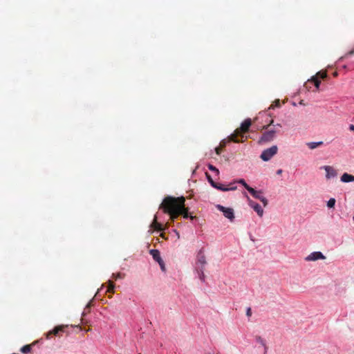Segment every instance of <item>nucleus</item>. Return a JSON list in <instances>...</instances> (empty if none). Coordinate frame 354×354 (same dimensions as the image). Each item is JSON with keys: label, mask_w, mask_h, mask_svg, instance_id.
<instances>
[{"label": "nucleus", "mask_w": 354, "mask_h": 354, "mask_svg": "<svg viewBox=\"0 0 354 354\" xmlns=\"http://www.w3.org/2000/svg\"><path fill=\"white\" fill-rule=\"evenodd\" d=\"M341 180L344 183L353 182L354 181V176L348 174L347 173H344L341 176Z\"/></svg>", "instance_id": "nucleus-13"}, {"label": "nucleus", "mask_w": 354, "mask_h": 354, "mask_svg": "<svg viewBox=\"0 0 354 354\" xmlns=\"http://www.w3.org/2000/svg\"><path fill=\"white\" fill-rule=\"evenodd\" d=\"M108 283H109V286H108V288H107L106 292H111V293H113L114 292V289H115V284L111 280H109L108 281Z\"/></svg>", "instance_id": "nucleus-17"}, {"label": "nucleus", "mask_w": 354, "mask_h": 354, "mask_svg": "<svg viewBox=\"0 0 354 354\" xmlns=\"http://www.w3.org/2000/svg\"><path fill=\"white\" fill-rule=\"evenodd\" d=\"M335 199L332 198H330L328 200V201L327 202V206L329 207V208H333L335 206Z\"/></svg>", "instance_id": "nucleus-21"}, {"label": "nucleus", "mask_w": 354, "mask_h": 354, "mask_svg": "<svg viewBox=\"0 0 354 354\" xmlns=\"http://www.w3.org/2000/svg\"><path fill=\"white\" fill-rule=\"evenodd\" d=\"M277 131L275 130H267L265 131L262 136L260 137V138L258 140V143L259 145H263L266 143L270 142L272 141L275 136H276Z\"/></svg>", "instance_id": "nucleus-3"}, {"label": "nucleus", "mask_w": 354, "mask_h": 354, "mask_svg": "<svg viewBox=\"0 0 354 354\" xmlns=\"http://www.w3.org/2000/svg\"><path fill=\"white\" fill-rule=\"evenodd\" d=\"M256 340L258 343L261 344L263 346H264L266 348V344L265 340L260 336L256 337Z\"/></svg>", "instance_id": "nucleus-20"}, {"label": "nucleus", "mask_w": 354, "mask_h": 354, "mask_svg": "<svg viewBox=\"0 0 354 354\" xmlns=\"http://www.w3.org/2000/svg\"><path fill=\"white\" fill-rule=\"evenodd\" d=\"M216 208L223 213V215L227 218L232 221L234 218V210L232 208L225 207L221 205H217Z\"/></svg>", "instance_id": "nucleus-5"}, {"label": "nucleus", "mask_w": 354, "mask_h": 354, "mask_svg": "<svg viewBox=\"0 0 354 354\" xmlns=\"http://www.w3.org/2000/svg\"><path fill=\"white\" fill-rule=\"evenodd\" d=\"M252 315V310H251V308H248L247 310H246V315L248 317H250Z\"/></svg>", "instance_id": "nucleus-35"}, {"label": "nucleus", "mask_w": 354, "mask_h": 354, "mask_svg": "<svg viewBox=\"0 0 354 354\" xmlns=\"http://www.w3.org/2000/svg\"><path fill=\"white\" fill-rule=\"evenodd\" d=\"M274 127H276V126H277V127H281L280 124H275V125H274Z\"/></svg>", "instance_id": "nucleus-40"}, {"label": "nucleus", "mask_w": 354, "mask_h": 354, "mask_svg": "<svg viewBox=\"0 0 354 354\" xmlns=\"http://www.w3.org/2000/svg\"><path fill=\"white\" fill-rule=\"evenodd\" d=\"M208 168H209V170H211V171H212L215 172V174H216L217 176L219 174V171H218V169L216 167H214V165H210V164H209V165H208Z\"/></svg>", "instance_id": "nucleus-22"}, {"label": "nucleus", "mask_w": 354, "mask_h": 354, "mask_svg": "<svg viewBox=\"0 0 354 354\" xmlns=\"http://www.w3.org/2000/svg\"><path fill=\"white\" fill-rule=\"evenodd\" d=\"M206 176H207V178L208 179V181L209 182V183L211 184V185L213 187V185H215L216 184V182H214L212 178H211L210 175H209L208 174L206 173Z\"/></svg>", "instance_id": "nucleus-26"}, {"label": "nucleus", "mask_w": 354, "mask_h": 354, "mask_svg": "<svg viewBox=\"0 0 354 354\" xmlns=\"http://www.w3.org/2000/svg\"><path fill=\"white\" fill-rule=\"evenodd\" d=\"M259 201L262 202L264 207H266L268 205V200L264 196H262Z\"/></svg>", "instance_id": "nucleus-28"}, {"label": "nucleus", "mask_w": 354, "mask_h": 354, "mask_svg": "<svg viewBox=\"0 0 354 354\" xmlns=\"http://www.w3.org/2000/svg\"><path fill=\"white\" fill-rule=\"evenodd\" d=\"M185 198L183 196L176 198L168 196L163 199L159 208L162 209L164 213L169 215L172 223L180 215H183L185 218H189L191 220H194L196 216L189 215V208L185 207Z\"/></svg>", "instance_id": "nucleus-1"}, {"label": "nucleus", "mask_w": 354, "mask_h": 354, "mask_svg": "<svg viewBox=\"0 0 354 354\" xmlns=\"http://www.w3.org/2000/svg\"><path fill=\"white\" fill-rule=\"evenodd\" d=\"M323 169L326 171V177L327 179H330L332 177H335L337 176L336 171L330 166H324Z\"/></svg>", "instance_id": "nucleus-10"}, {"label": "nucleus", "mask_w": 354, "mask_h": 354, "mask_svg": "<svg viewBox=\"0 0 354 354\" xmlns=\"http://www.w3.org/2000/svg\"><path fill=\"white\" fill-rule=\"evenodd\" d=\"M160 236H162V238H165L164 234L161 233Z\"/></svg>", "instance_id": "nucleus-42"}, {"label": "nucleus", "mask_w": 354, "mask_h": 354, "mask_svg": "<svg viewBox=\"0 0 354 354\" xmlns=\"http://www.w3.org/2000/svg\"><path fill=\"white\" fill-rule=\"evenodd\" d=\"M227 142H230V141L229 140H228L227 141H226L225 140H223L221 142L220 145H221L223 148H224V147H225V145H226V144H227Z\"/></svg>", "instance_id": "nucleus-34"}, {"label": "nucleus", "mask_w": 354, "mask_h": 354, "mask_svg": "<svg viewBox=\"0 0 354 354\" xmlns=\"http://www.w3.org/2000/svg\"><path fill=\"white\" fill-rule=\"evenodd\" d=\"M246 189L249 192V193L253 196H255L256 193H257V190H255L254 188L250 187V186H247L246 187Z\"/></svg>", "instance_id": "nucleus-23"}, {"label": "nucleus", "mask_w": 354, "mask_h": 354, "mask_svg": "<svg viewBox=\"0 0 354 354\" xmlns=\"http://www.w3.org/2000/svg\"><path fill=\"white\" fill-rule=\"evenodd\" d=\"M239 183H241L242 184L244 187L246 189V187L247 186H249L246 183L245 181L243 180V179H240L239 181H238Z\"/></svg>", "instance_id": "nucleus-33"}, {"label": "nucleus", "mask_w": 354, "mask_h": 354, "mask_svg": "<svg viewBox=\"0 0 354 354\" xmlns=\"http://www.w3.org/2000/svg\"><path fill=\"white\" fill-rule=\"evenodd\" d=\"M271 125H273V126L274 125V120H270V123H269V124H268L267 126H263V129H268V128L269 127H270Z\"/></svg>", "instance_id": "nucleus-32"}, {"label": "nucleus", "mask_w": 354, "mask_h": 354, "mask_svg": "<svg viewBox=\"0 0 354 354\" xmlns=\"http://www.w3.org/2000/svg\"><path fill=\"white\" fill-rule=\"evenodd\" d=\"M206 264L205 256L202 250H201L197 254L196 270H204Z\"/></svg>", "instance_id": "nucleus-6"}, {"label": "nucleus", "mask_w": 354, "mask_h": 354, "mask_svg": "<svg viewBox=\"0 0 354 354\" xmlns=\"http://www.w3.org/2000/svg\"><path fill=\"white\" fill-rule=\"evenodd\" d=\"M316 76L318 79H325L327 77V73L326 71H319L316 74Z\"/></svg>", "instance_id": "nucleus-19"}, {"label": "nucleus", "mask_w": 354, "mask_h": 354, "mask_svg": "<svg viewBox=\"0 0 354 354\" xmlns=\"http://www.w3.org/2000/svg\"><path fill=\"white\" fill-rule=\"evenodd\" d=\"M326 257L321 252H313L305 258L307 261H313L318 259H324Z\"/></svg>", "instance_id": "nucleus-8"}, {"label": "nucleus", "mask_w": 354, "mask_h": 354, "mask_svg": "<svg viewBox=\"0 0 354 354\" xmlns=\"http://www.w3.org/2000/svg\"><path fill=\"white\" fill-rule=\"evenodd\" d=\"M261 194H262L261 191H257L255 196H253V197H254L257 199L260 200V198L263 196Z\"/></svg>", "instance_id": "nucleus-27"}, {"label": "nucleus", "mask_w": 354, "mask_h": 354, "mask_svg": "<svg viewBox=\"0 0 354 354\" xmlns=\"http://www.w3.org/2000/svg\"><path fill=\"white\" fill-rule=\"evenodd\" d=\"M149 253L152 256L154 261H156V262L158 263L162 260L160 257V253L159 250L152 249V250H150Z\"/></svg>", "instance_id": "nucleus-12"}, {"label": "nucleus", "mask_w": 354, "mask_h": 354, "mask_svg": "<svg viewBox=\"0 0 354 354\" xmlns=\"http://www.w3.org/2000/svg\"><path fill=\"white\" fill-rule=\"evenodd\" d=\"M323 144H324V142L322 141H319V142H307L306 145L308 146V147L310 149H315L317 147H319L323 145Z\"/></svg>", "instance_id": "nucleus-15"}, {"label": "nucleus", "mask_w": 354, "mask_h": 354, "mask_svg": "<svg viewBox=\"0 0 354 354\" xmlns=\"http://www.w3.org/2000/svg\"><path fill=\"white\" fill-rule=\"evenodd\" d=\"M311 81L314 82L316 88L319 89L321 81L317 78V77L316 75L313 77Z\"/></svg>", "instance_id": "nucleus-18"}, {"label": "nucleus", "mask_w": 354, "mask_h": 354, "mask_svg": "<svg viewBox=\"0 0 354 354\" xmlns=\"http://www.w3.org/2000/svg\"><path fill=\"white\" fill-rule=\"evenodd\" d=\"M353 221H354V216H353Z\"/></svg>", "instance_id": "nucleus-43"}, {"label": "nucleus", "mask_w": 354, "mask_h": 354, "mask_svg": "<svg viewBox=\"0 0 354 354\" xmlns=\"http://www.w3.org/2000/svg\"><path fill=\"white\" fill-rule=\"evenodd\" d=\"M250 206L257 213L259 216H262L263 214V209L261 205L252 201H249Z\"/></svg>", "instance_id": "nucleus-9"}, {"label": "nucleus", "mask_w": 354, "mask_h": 354, "mask_svg": "<svg viewBox=\"0 0 354 354\" xmlns=\"http://www.w3.org/2000/svg\"><path fill=\"white\" fill-rule=\"evenodd\" d=\"M112 277L115 279H120L122 278V274L120 273H117V274H112Z\"/></svg>", "instance_id": "nucleus-30"}, {"label": "nucleus", "mask_w": 354, "mask_h": 354, "mask_svg": "<svg viewBox=\"0 0 354 354\" xmlns=\"http://www.w3.org/2000/svg\"><path fill=\"white\" fill-rule=\"evenodd\" d=\"M278 151V147L277 145H273L271 147L265 149L261 153L260 158L263 161L270 160Z\"/></svg>", "instance_id": "nucleus-4"}, {"label": "nucleus", "mask_w": 354, "mask_h": 354, "mask_svg": "<svg viewBox=\"0 0 354 354\" xmlns=\"http://www.w3.org/2000/svg\"><path fill=\"white\" fill-rule=\"evenodd\" d=\"M274 104H275L274 105L272 104V105L270 106V109H271V108H274V106H277V107H279V106H280V101H279V100H275Z\"/></svg>", "instance_id": "nucleus-31"}, {"label": "nucleus", "mask_w": 354, "mask_h": 354, "mask_svg": "<svg viewBox=\"0 0 354 354\" xmlns=\"http://www.w3.org/2000/svg\"><path fill=\"white\" fill-rule=\"evenodd\" d=\"M213 187L218 189V190H221V191H223V192H227V191H230V190H235L236 189V186H230V187H226L225 185H223V184H220V183H217L215 184V185H213Z\"/></svg>", "instance_id": "nucleus-11"}, {"label": "nucleus", "mask_w": 354, "mask_h": 354, "mask_svg": "<svg viewBox=\"0 0 354 354\" xmlns=\"http://www.w3.org/2000/svg\"><path fill=\"white\" fill-rule=\"evenodd\" d=\"M252 124L251 119H245L239 128L236 129L232 134L229 136V140L234 142H244L248 137L244 136V133L248 132L249 128Z\"/></svg>", "instance_id": "nucleus-2"}, {"label": "nucleus", "mask_w": 354, "mask_h": 354, "mask_svg": "<svg viewBox=\"0 0 354 354\" xmlns=\"http://www.w3.org/2000/svg\"><path fill=\"white\" fill-rule=\"evenodd\" d=\"M281 173H282V170L281 169H279L277 171V174H279V175L281 174Z\"/></svg>", "instance_id": "nucleus-38"}, {"label": "nucleus", "mask_w": 354, "mask_h": 354, "mask_svg": "<svg viewBox=\"0 0 354 354\" xmlns=\"http://www.w3.org/2000/svg\"><path fill=\"white\" fill-rule=\"evenodd\" d=\"M67 327V325H59L55 326L53 330L48 332L46 334V338L50 339L51 335L59 336L60 333H64Z\"/></svg>", "instance_id": "nucleus-7"}, {"label": "nucleus", "mask_w": 354, "mask_h": 354, "mask_svg": "<svg viewBox=\"0 0 354 354\" xmlns=\"http://www.w3.org/2000/svg\"><path fill=\"white\" fill-rule=\"evenodd\" d=\"M223 147L220 145L218 147H216L215 151L216 154L220 155L223 151Z\"/></svg>", "instance_id": "nucleus-29"}, {"label": "nucleus", "mask_w": 354, "mask_h": 354, "mask_svg": "<svg viewBox=\"0 0 354 354\" xmlns=\"http://www.w3.org/2000/svg\"><path fill=\"white\" fill-rule=\"evenodd\" d=\"M353 54H354V50H352L349 51L345 56L347 57L349 55H352Z\"/></svg>", "instance_id": "nucleus-36"}, {"label": "nucleus", "mask_w": 354, "mask_h": 354, "mask_svg": "<svg viewBox=\"0 0 354 354\" xmlns=\"http://www.w3.org/2000/svg\"><path fill=\"white\" fill-rule=\"evenodd\" d=\"M91 301H90V302L87 304L86 308H89V307L91 306Z\"/></svg>", "instance_id": "nucleus-39"}, {"label": "nucleus", "mask_w": 354, "mask_h": 354, "mask_svg": "<svg viewBox=\"0 0 354 354\" xmlns=\"http://www.w3.org/2000/svg\"><path fill=\"white\" fill-rule=\"evenodd\" d=\"M158 264L160 267V269L163 272H165L166 271V268H165V263L163 261V260L160 261V262H158Z\"/></svg>", "instance_id": "nucleus-25"}, {"label": "nucleus", "mask_w": 354, "mask_h": 354, "mask_svg": "<svg viewBox=\"0 0 354 354\" xmlns=\"http://www.w3.org/2000/svg\"><path fill=\"white\" fill-rule=\"evenodd\" d=\"M333 75H334L335 77H336V76L337 75V72H335V73H333Z\"/></svg>", "instance_id": "nucleus-41"}, {"label": "nucleus", "mask_w": 354, "mask_h": 354, "mask_svg": "<svg viewBox=\"0 0 354 354\" xmlns=\"http://www.w3.org/2000/svg\"><path fill=\"white\" fill-rule=\"evenodd\" d=\"M197 272L198 273L200 279L202 281H204L205 277V274H204V270H197Z\"/></svg>", "instance_id": "nucleus-24"}, {"label": "nucleus", "mask_w": 354, "mask_h": 354, "mask_svg": "<svg viewBox=\"0 0 354 354\" xmlns=\"http://www.w3.org/2000/svg\"><path fill=\"white\" fill-rule=\"evenodd\" d=\"M151 227L158 231H162L164 228L162 225L157 221V218L155 216L153 221L152 222Z\"/></svg>", "instance_id": "nucleus-14"}, {"label": "nucleus", "mask_w": 354, "mask_h": 354, "mask_svg": "<svg viewBox=\"0 0 354 354\" xmlns=\"http://www.w3.org/2000/svg\"><path fill=\"white\" fill-rule=\"evenodd\" d=\"M32 344H27L22 346L20 351L23 353L28 354L31 351Z\"/></svg>", "instance_id": "nucleus-16"}, {"label": "nucleus", "mask_w": 354, "mask_h": 354, "mask_svg": "<svg viewBox=\"0 0 354 354\" xmlns=\"http://www.w3.org/2000/svg\"><path fill=\"white\" fill-rule=\"evenodd\" d=\"M349 129L352 131H354V125L353 124H351L349 126Z\"/></svg>", "instance_id": "nucleus-37"}]
</instances>
